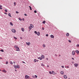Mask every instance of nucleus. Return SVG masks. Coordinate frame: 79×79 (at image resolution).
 <instances>
[{"instance_id": "f257e3e1", "label": "nucleus", "mask_w": 79, "mask_h": 79, "mask_svg": "<svg viewBox=\"0 0 79 79\" xmlns=\"http://www.w3.org/2000/svg\"><path fill=\"white\" fill-rule=\"evenodd\" d=\"M30 77L29 76H28V75H26L25 76V78L26 79H29Z\"/></svg>"}, {"instance_id": "f03ea898", "label": "nucleus", "mask_w": 79, "mask_h": 79, "mask_svg": "<svg viewBox=\"0 0 79 79\" xmlns=\"http://www.w3.org/2000/svg\"><path fill=\"white\" fill-rule=\"evenodd\" d=\"M12 31L13 33H14L16 32V30L14 29H12Z\"/></svg>"}, {"instance_id": "7ed1b4c3", "label": "nucleus", "mask_w": 79, "mask_h": 79, "mask_svg": "<svg viewBox=\"0 0 79 79\" xmlns=\"http://www.w3.org/2000/svg\"><path fill=\"white\" fill-rule=\"evenodd\" d=\"M16 51H19L20 49H19V48L18 47L17 48H16Z\"/></svg>"}, {"instance_id": "20e7f679", "label": "nucleus", "mask_w": 79, "mask_h": 79, "mask_svg": "<svg viewBox=\"0 0 79 79\" xmlns=\"http://www.w3.org/2000/svg\"><path fill=\"white\" fill-rule=\"evenodd\" d=\"M78 64H74V66H75L76 68H77V67L78 66Z\"/></svg>"}, {"instance_id": "39448f33", "label": "nucleus", "mask_w": 79, "mask_h": 79, "mask_svg": "<svg viewBox=\"0 0 79 79\" xmlns=\"http://www.w3.org/2000/svg\"><path fill=\"white\" fill-rule=\"evenodd\" d=\"M26 44L27 45L30 46V44L31 43H30V42H28V43L27 42H26Z\"/></svg>"}, {"instance_id": "423d86ee", "label": "nucleus", "mask_w": 79, "mask_h": 79, "mask_svg": "<svg viewBox=\"0 0 79 79\" xmlns=\"http://www.w3.org/2000/svg\"><path fill=\"white\" fill-rule=\"evenodd\" d=\"M75 51H72V55L73 56H74L75 54Z\"/></svg>"}, {"instance_id": "0eeeda50", "label": "nucleus", "mask_w": 79, "mask_h": 79, "mask_svg": "<svg viewBox=\"0 0 79 79\" xmlns=\"http://www.w3.org/2000/svg\"><path fill=\"white\" fill-rule=\"evenodd\" d=\"M50 37L51 38L53 39L54 38V36L53 35H50Z\"/></svg>"}, {"instance_id": "6e6552de", "label": "nucleus", "mask_w": 79, "mask_h": 79, "mask_svg": "<svg viewBox=\"0 0 79 79\" xmlns=\"http://www.w3.org/2000/svg\"><path fill=\"white\" fill-rule=\"evenodd\" d=\"M2 72H3V73H6V70H5V69L4 70H2Z\"/></svg>"}, {"instance_id": "1a4fd4ad", "label": "nucleus", "mask_w": 79, "mask_h": 79, "mask_svg": "<svg viewBox=\"0 0 79 79\" xmlns=\"http://www.w3.org/2000/svg\"><path fill=\"white\" fill-rule=\"evenodd\" d=\"M30 27H31V28H33V27H34V26L33 25V24H30Z\"/></svg>"}, {"instance_id": "9d476101", "label": "nucleus", "mask_w": 79, "mask_h": 79, "mask_svg": "<svg viewBox=\"0 0 79 79\" xmlns=\"http://www.w3.org/2000/svg\"><path fill=\"white\" fill-rule=\"evenodd\" d=\"M11 14H10V13H9L8 14V16H9V17H11L12 16H11Z\"/></svg>"}, {"instance_id": "9b49d317", "label": "nucleus", "mask_w": 79, "mask_h": 79, "mask_svg": "<svg viewBox=\"0 0 79 79\" xmlns=\"http://www.w3.org/2000/svg\"><path fill=\"white\" fill-rule=\"evenodd\" d=\"M41 57L42 59H43L44 58V56L43 55H42Z\"/></svg>"}, {"instance_id": "f8f14e48", "label": "nucleus", "mask_w": 79, "mask_h": 79, "mask_svg": "<svg viewBox=\"0 0 79 79\" xmlns=\"http://www.w3.org/2000/svg\"><path fill=\"white\" fill-rule=\"evenodd\" d=\"M16 67L17 68H18V69H19V65H18V64H17L16 65Z\"/></svg>"}, {"instance_id": "ddd939ff", "label": "nucleus", "mask_w": 79, "mask_h": 79, "mask_svg": "<svg viewBox=\"0 0 79 79\" xmlns=\"http://www.w3.org/2000/svg\"><path fill=\"white\" fill-rule=\"evenodd\" d=\"M76 52L77 54L79 53V51H78V50H76Z\"/></svg>"}, {"instance_id": "4468645a", "label": "nucleus", "mask_w": 79, "mask_h": 79, "mask_svg": "<svg viewBox=\"0 0 79 79\" xmlns=\"http://www.w3.org/2000/svg\"><path fill=\"white\" fill-rule=\"evenodd\" d=\"M37 35L38 36H39L40 35V33L39 32H38L37 33Z\"/></svg>"}, {"instance_id": "2eb2a0df", "label": "nucleus", "mask_w": 79, "mask_h": 79, "mask_svg": "<svg viewBox=\"0 0 79 79\" xmlns=\"http://www.w3.org/2000/svg\"><path fill=\"white\" fill-rule=\"evenodd\" d=\"M64 77L65 79H66L67 78V76L66 75H64Z\"/></svg>"}, {"instance_id": "dca6fc26", "label": "nucleus", "mask_w": 79, "mask_h": 79, "mask_svg": "<svg viewBox=\"0 0 79 79\" xmlns=\"http://www.w3.org/2000/svg\"><path fill=\"white\" fill-rule=\"evenodd\" d=\"M14 68L15 69H17V66H16V65H14Z\"/></svg>"}, {"instance_id": "f3484780", "label": "nucleus", "mask_w": 79, "mask_h": 79, "mask_svg": "<svg viewBox=\"0 0 79 79\" xmlns=\"http://www.w3.org/2000/svg\"><path fill=\"white\" fill-rule=\"evenodd\" d=\"M69 36V33H67L66 34V36Z\"/></svg>"}, {"instance_id": "a211bd4d", "label": "nucleus", "mask_w": 79, "mask_h": 79, "mask_svg": "<svg viewBox=\"0 0 79 79\" xmlns=\"http://www.w3.org/2000/svg\"><path fill=\"white\" fill-rule=\"evenodd\" d=\"M10 24L12 26H13V24L11 22H10Z\"/></svg>"}, {"instance_id": "6ab92c4d", "label": "nucleus", "mask_w": 79, "mask_h": 79, "mask_svg": "<svg viewBox=\"0 0 79 79\" xmlns=\"http://www.w3.org/2000/svg\"><path fill=\"white\" fill-rule=\"evenodd\" d=\"M1 52H4V50L3 49H1L0 51Z\"/></svg>"}, {"instance_id": "aec40b11", "label": "nucleus", "mask_w": 79, "mask_h": 79, "mask_svg": "<svg viewBox=\"0 0 79 79\" xmlns=\"http://www.w3.org/2000/svg\"><path fill=\"white\" fill-rule=\"evenodd\" d=\"M52 74H53V75H55V72H54V71H52Z\"/></svg>"}, {"instance_id": "412c9836", "label": "nucleus", "mask_w": 79, "mask_h": 79, "mask_svg": "<svg viewBox=\"0 0 79 79\" xmlns=\"http://www.w3.org/2000/svg\"><path fill=\"white\" fill-rule=\"evenodd\" d=\"M21 29H22V31H23V32L24 31V29L23 28H21Z\"/></svg>"}, {"instance_id": "4be33fe9", "label": "nucleus", "mask_w": 79, "mask_h": 79, "mask_svg": "<svg viewBox=\"0 0 79 79\" xmlns=\"http://www.w3.org/2000/svg\"><path fill=\"white\" fill-rule=\"evenodd\" d=\"M34 62H35V63L37 61L36 59H34Z\"/></svg>"}, {"instance_id": "5701e85b", "label": "nucleus", "mask_w": 79, "mask_h": 79, "mask_svg": "<svg viewBox=\"0 0 79 79\" xmlns=\"http://www.w3.org/2000/svg\"><path fill=\"white\" fill-rule=\"evenodd\" d=\"M60 73L61 74H64V72L62 71Z\"/></svg>"}, {"instance_id": "b1692460", "label": "nucleus", "mask_w": 79, "mask_h": 79, "mask_svg": "<svg viewBox=\"0 0 79 79\" xmlns=\"http://www.w3.org/2000/svg\"><path fill=\"white\" fill-rule=\"evenodd\" d=\"M19 19L20 21H22V19H21L20 17L19 18Z\"/></svg>"}, {"instance_id": "393cba45", "label": "nucleus", "mask_w": 79, "mask_h": 79, "mask_svg": "<svg viewBox=\"0 0 79 79\" xmlns=\"http://www.w3.org/2000/svg\"><path fill=\"white\" fill-rule=\"evenodd\" d=\"M45 20H44V21L43 22V24H45Z\"/></svg>"}, {"instance_id": "a878e982", "label": "nucleus", "mask_w": 79, "mask_h": 79, "mask_svg": "<svg viewBox=\"0 0 79 79\" xmlns=\"http://www.w3.org/2000/svg\"><path fill=\"white\" fill-rule=\"evenodd\" d=\"M14 39L16 40L17 39V38H16V37H15V36L14 37Z\"/></svg>"}, {"instance_id": "bb28decb", "label": "nucleus", "mask_w": 79, "mask_h": 79, "mask_svg": "<svg viewBox=\"0 0 79 79\" xmlns=\"http://www.w3.org/2000/svg\"><path fill=\"white\" fill-rule=\"evenodd\" d=\"M49 73L50 74H52V72H51V71H50V72H49Z\"/></svg>"}, {"instance_id": "cd10ccee", "label": "nucleus", "mask_w": 79, "mask_h": 79, "mask_svg": "<svg viewBox=\"0 0 79 79\" xmlns=\"http://www.w3.org/2000/svg\"><path fill=\"white\" fill-rule=\"evenodd\" d=\"M18 47L17 46V45H15V48H17V47Z\"/></svg>"}, {"instance_id": "c85d7f7f", "label": "nucleus", "mask_w": 79, "mask_h": 79, "mask_svg": "<svg viewBox=\"0 0 79 79\" xmlns=\"http://www.w3.org/2000/svg\"><path fill=\"white\" fill-rule=\"evenodd\" d=\"M2 6L1 5L0 6V10H2Z\"/></svg>"}, {"instance_id": "c756f323", "label": "nucleus", "mask_w": 79, "mask_h": 79, "mask_svg": "<svg viewBox=\"0 0 79 79\" xmlns=\"http://www.w3.org/2000/svg\"><path fill=\"white\" fill-rule=\"evenodd\" d=\"M31 27L30 26H29V30H31Z\"/></svg>"}, {"instance_id": "7c9ffc66", "label": "nucleus", "mask_w": 79, "mask_h": 79, "mask_svg": "<svg viewBox=\"0 0 79 79\" xmlns=\"http://www.w3.org/2000/svg\"><path fill=\"white\" fill-rule=\"evenodd\" d=\"M10 63L11 64H13V63L12 61H10Z\"/></svg>"}, {"instance_id": "2f4dec72", "label": "nucleus", "mask_w": 79, "mask_h": 79, "mask_svg": "<svg viewBox=\"0 0 79 79\" xmlns=\"http://www.w3.org/2000/svg\"><path fill=\"white\" fill-rule=\"evenodd\" d=\"M43 47L44 48L45 47V44H43Z\"/></svg>"}, {"instance_id": "473e14b6", "label": "nucleus", "mask_w": 79, "mask_h": 79, "mask_svg": "<svg viewBox=\"0 0 79 79\" xmlns=\"http://www.w3.org/2000/svg\"><path fill=\"white\" fill-rule=\"evenodd\" d=\"M41 65L42 66H44V64H41Z\"/></svg>"}, {"instance_id": "72a5a7b5", "label": "nucleus", "mask_w": 79, "mask_h": 79, "mask_svg": "<svg viewBox=\"0 0 79 79\" xmlns=\"http://www.w3.org/2000/svg\"><path fill=\"white\" fill-rule=\"evenodd\" d=\"M8 64V61H6V64Z\"/></svg>"}, {"instance_id": "f704fd0d", "label": "nucleus", "mask_w": 79, "mask_h": 79, "mask_svg": "<svg viewBox=\"0 0 79 79\" xmlns=\"http://www.w3.org/2000/svg\"><path fill=\"white\" fill-rule=\"evenodd\" d=\"M34 32L36 34H37V32L36 31H35Z\"/></svg>"}, {"instance_id": "c9c22d12", "label": "nucleus", "mask_w": 79, "mask_h": 79, "mask_svg": "<svg viewBox=\"0 0 79 79\" xmlns=\"http://www.w3.org/2000/svg\"><path fill=\"white\" fill-rule=\"evenodd\" d=\"M39 59H40V60H42V58L41 57H39Z\"/></svg>"}, {"instance_id": "e433bc0d", "label": "nucleus", "mask_w": 79, "mask_h": 79, "mask_svg": "<svg viewBox=\"0 0 79 79\" xmlns=\"http://www.w3.org/2000/svg\"><path fill=\"white\" fill-rule=\"evenodd\" d=\"M5 11L6 12H7V10L6 9H5Z\"/></svg>"}, {"instance_id": "4c0bfd02", "label": "nucleus", "mask_w": 79, "mask_h": 79, "mask_svg": "<svg viewBox=\"0 0 79 79\" xmlns=\"http://www.w3.org/2000/svg\"><path fill=\"white\" fill-rule=\"evenodd\" d=\"M35 78H37V75H35Z\"/></svg>"}, {"instance_id": "58836bf2", "label": "nucleus", "mask_w": 79, "mask_h": 79, "mask_svg": "<svg viewBox=\"0 0 79 79\" xmlns=\"http://www.w3.org/2000/svg\"><path fill=\"white\" fill-rule=\"evenodd\" d=\"M34 12L35 13H37V11L36 10H34Z\"/></svg>"}, {"instance_id": "ea45409f", "label": "nucleus", "mask_w": 79, "mask_h": 79, "mask_svg": "<svg viewBox=\"0 0 79 79\" xmlns=\"http://www.w3.org/2000/svg\"><path fill=\"white\" fill-rule=\"evenodd\" d=\"M69 43H71V40H69Z\"/></svg>"}, {"instance_id": "a19ab883", "label": "nucleus", "mask_w": 79, "mask_h": 79, "mask_svg": "<svg viewBox=\"0 0 79 79\" xmlns=\"http://www.w3.org/2000/svg\"><path fill=\"white\" fill-rule=\"evenodd\" d=\"M77 47H79V44H77Z\"/></svg>"}, {"instance_id": "79ce46f5", "label": "nucleus", "mask_w": 79, "mask_h": 79, "mask_svg": "<svg viewBox=\"0 0 79 79\" xmlns=\"http://www.w3.org/2000/svg\"><path fill=\"white\" fill-rule=\"evenodd\" d=\"M14 6H15V5H16V2H14Z\"/></svg>"}, {"instance_id": "37998d69", "label": "nucleus", "mask_w": 79, "mask_h": 79, "mask_svg": "<svg viewBox=\"0 0 79 79\" xmlns=\"http://www.w3.org/2000/svg\"><path fill=\"white\" fill-rule=\"evenodd\" d=\"M16 13L17 14H18L19 13V12H18L17 11H16Z\"/></svg>"}, {"instance_id": "c03bdc74", "label": "nucleus", "mask_w": 79, "mask_h": 79, "mask_svg": "<svg viewBox=\"0 0 79 79\" xmlns=\"http://www.w3.org/2000/svg\"><path fill=\"white\" fill-rule=\"evenodd\" d=\"M46 36L48 37V34L46 35Z\"/></svg>"}, {"instance_id": "a18cd8bd", "label": "nucleus", "mask_w": 79, "mask_h": 79, "mask_svg": "<svg viewBox=\"0 0 79 79\" xmlns=\"http://www.w3.org/2000/svg\"><path fill=\"white\" fill-rule=\"evenodd\" d=\"M24 15L25 16H27V14L25 13L24 14Z\"/></svg>"}, {"instance_id": "49530a36", "label": "nucleus", "mask_w": 79, "mask_h": 79, "mask_svg": "<svg viewBox=\"0 0 79 79\" xmlns=\"http://www.w3.org/2000/svg\"><path fill=\"white\" fill-rule=\"evenodd\" d=\"M32 9L31 8V7L30 8V10H32Z\"/></svg>"}, {"instance_id": "de8ad7c7", "label": "nucleus", "mask_w": 79, "mask_h": 79, "mask_svg": "<svg viewBox=\"0 0 79 79\" xmlns=\"http://www.w3.org/2000/svg\"><path fill=\"white\" fill-rule=\"evenodd\" d=\"M32 77H33L34 78H35V76H34L33 75H32Z\"/></svg>"}, {"instance_id": "09e8293b", "label": "nucleus", "mask_w": 79, "mask_h": 79, "mask_svg": "<svg viewBox=\"0 0 79 79\" xmlns=\"http://www.w3.org/2000/svg\"><path fill=\"white\" fill-rule=\"evenodd\" d=\"M42 29L43 30H44V28L43 27L42 28Z\"/></svg>"}, {"instance_id": "8fccbe9b", "label": "nucleus", "mask_w": 79, "mask_h": 79, "mask_svg": "<svg viewBox=\"0 0 79 79\" xmlns=\"http://www.w3.org/2000/svg\"><path fill=\"white\" fill-rule=\"evenodd\" d=\"M22 63L25 64V62H23V61H22Z\"/></svg>"}, {"instance_id": "3c124183", "label": "nucleus", "mask_w": 79, "mask_h": 79, "mask_svg": "<svg viewBox=\"0 0 79 79\" xmlns=\"http://www.w3.org/2000/svg\"><path fill=\"white\" fill-rule=\"evenodd\" d=\"M4 14L5 15H7V14L6 13V12H4Z\"/></svg>"}, {"instance_id": "603ef678", "label": "nucleus", "mask_w": 79, "mask_h": 79, "mask_svg": "<svg viewBox=\"0 0 79 79\" xmlns=\"http://www.w3.org/2000/svg\"><path fill=\"white\" fill-rule=\"evenodd\" d=\"M65 67V68H69V66H68L67 67Z\"/></svg>"}, {"instance_id": "864d4df0", "label": "nucleus", "mask_w": 79, "mask_h": 79, "mask_svg": "<svg viewBox=\"0 0 79 79\" xmlns=\"http://www.w3.org/2000/svg\"><path fill=\"white\" fill-rule=\"evenodd\" d=\"M23 19V21H24V18H23V19Z\"/></svg>"}, {"instance_id": "5fc2aeb1", "label": "nucleus", "mask_w": 79, "mask_h": 79, "mask_svg": "<svg viewBox=\"0 0 79 79\" xmlns=\"http://www.w3.org/2000/svg\"><path fill=\"white\" fill-rule=\"evenodd\" d=\"M61 67H62L63 68H64V66H61Z\"/></svg>"}, {"instance_id": "6e6d98bb", "label": "nucleus", "mask_w": 79, "mask_h": 79, "mask_svg": "<svg viewBox=\"0 0 79 79\" xmlns=\"http://www.w3.org/2000/svg\"><path fill=\"white\" fill-rule=\"evenodd\" d=\"M72 59L73 60H74V58H73V57H72Z\"/></svg>"}, {"instance_id": "4d7b16f0", "label": "nucleus", "mask_w": 79, "mask_h": 79, "mask_svg": "<svg viewBox=\"0 0 79 79\" xmlns=\"http://www.w3.org/2000/svg\"><path fill=\"white\" fill-rule=\"evenodd\" d=\"M13 63H14V64H15V62H13Z\"/></svg>"}, {"instance_id": "13d9d810", "label": "nucleus", "mask_w": 79, "mask_h": 79, "mask_svg": "<svg viewBox=\"0 0 79 79\" xmlns=\"http://www.w3.org/2000/svg\"><path fill=\"white\" fill-rule=\"evenodd\" d=\"M20 38L21 39H22V37H20Z\"/></svg>"}, {"instance_id": "bf43d9fd", "label": "nucleus", "mask_w": 79, "mask_h": 79, "mask_svg": "<svg viewBox=\"0 0 79 79\" xmlns=\"http://www.w3.org/2000/svg\"><path fill=\"white\" fill-rule=\"evenodd\" d=\"M47 67H49V65H47Z\"/></svg>"}, {"instance_id": "052dcab7", "label": "nucleus", "mask_w": 79, "mask_h": 79, "mask_svg": "<svg viewBox=\"0 0 79 79\" xmlns=\"http://www.w3.org/2000/svg\"><path fill=\"white\" fill-rule=\"evenodd\" d=\"M55 56H57V54H55Z\"/></svg>"}, {"instance_id": "680f3d73", "label": "nucleus", "mask_w": 79, "mask_h": 79, "mask_svg": "<svg viewBox=\"0 0 79 79\" xmlns=\"http://www.w3.org/2000/svg\"><path fill=\"white\" fill-rule=\"evenodd\" d=\"M31 6H29V7L30 8H31Z\"/></svg>"}, {"instance_id": "e2e57ef3", "label": "nucleus", "mask_w": 79, "mask_h": 79, "mask_svg": "<svg viewBox=\"0 0 79 79\" xmlns=\"http://www.w3.org/2000/svg\"><path fill=\"white\" fill-rule=\"evenodd\" d=\"M46 60H48V58H46Z\"/></svg>"}, {"instance_id": "0e129e2a", "label": "nucleus", "mask_w": 79, "mask_h": 79, "mask_svg": "<svg viewBox=\"0 0 79 79\" xmlns=\"http://www.w3.org/2000/svg\"><path fill=\"white\" fill-rule=\"evenodd\" d=\"M37 58H38V59H39L40 58H39V57H37Z\"/></svg>"}, {"instance_id": "69168bd1", "label": "nucleus", "mask_w": 79, "mask_h": 79, "mask_svg": "<svg viewBox=\"0 0 79 79\" xmlns=\"http://www.w3.org/2000/svg\"><path fill=\"white\" fill-rule=\"evenodd\" d=\"M37 62L39 61L38 60H37Z\"/></svg>"}, {"instance_id": "338daca9", "label": "nucleus", "mask_w": 79, "mask_h": 79, "mask_svg": "<svg viewBox=\"0 0 79 79\" xmlns=\"http://www.w3.org/2000/svg\"><path fill=\"white\" fill-rule=\"evenodd\" d=\"M29 31H30V29L29 30Z\"/></svg>"}, {"instance_id": "774afa93", "label": "nucleus", "mask_w": 79, "mask_h": 79, "mask_svg": "<svg viewBox=\"0 0 79 79\" xmlns=\"http://www.w3.org/2000/svg\"><path fill=\"white\" fill-rule=\"evenodd\" d=\"M15 71H17V70L15 69Z\"/></svg>"}]
</instances>
